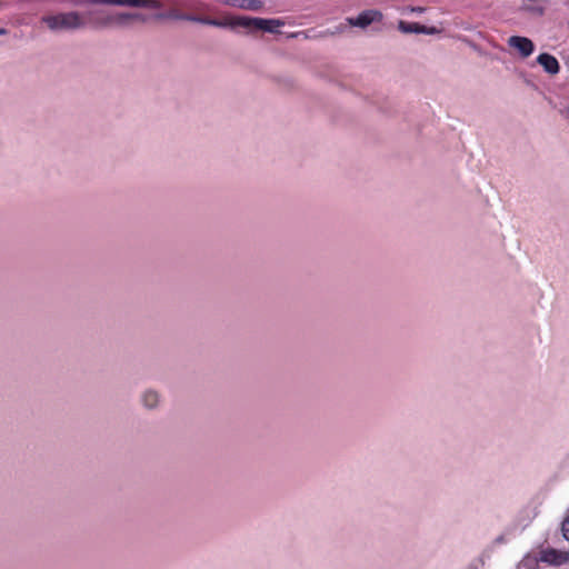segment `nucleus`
<instances>
[{
    "instance_id": "4",
    "label": "nucleus",
    "mask_w": 569,
    "mask_h": 569,
    "mask_svg": "<svg viewBox=\"0 0 569 569\" xmlns=\"http://www.w3.org/2000/svg\"><path fill=\"white\" fill-rule=\"evenodd\" d=\"M133 21L146 22L147 17L139 12H119L108 17L106 22L118 27H127Z\"/></svg>"
},
{
    "instance_id": "20",
    "label": "nucleus",
    "mask_w": 569,
    "mask_h": 569,
    "mask_svg": "<svg viewBox=\"0 0 569 569\" xmlns=\"http://www.w3.org/2000/svg\"><path fill=\"white\" fill-rule=\"evenodd\" d=\"M562 114L569 119V107H567L563 111H562Z\"/></svg>"
},
{
    "instance_id": "11",
    "label": "nucleus",
    "mask_w": 569,
    "mask_h": 569,
    "mask_svg": "<svg viewBox=\"0 0 569 569\" xmlns=\"http://www.w3.org/2000/svg\"><path fill=\"white\" fill-rule=\"evenodd\" d=\"M257 22H258L257 31L261 30V31H266V32H270V33L278 32V28L283 26V22L279 19L259 18Z\"/></svg>"
},
{
    "instance_id": "21",
    "label": "nucleus",
    "mask_w": 569,
    "mask_h": 569,
    "mask_svg": "<svg viewBox=\"0 0 569 569\" xmlns=\"http://www.w3.org/2000/svg\"><path fill=\"white\" fill-rule=\"evenodd\" d=\"M8 30L4 28H0V36L7 34Z\"/></svg>"
},
{
    "instance_id": "13",
    "label": "nucleus",
    "mask_w": 569,
    "mask_h": 569,
    "mask_svg": "<svg viewBox=\"0 0 569 569\" xmlns=\"http://www.w3.org/2000/svg\"><path fill=\"white\" fill-rule=\"evenodd\" d=\"M179 6L193 11L201 10L203 8V4L198 0H183Z\"/></svg>"
},
{
    "instance_id": "5",
    "label": "nucleus",
    "mask_w": 569,
    "mask_h": 569,
    "mask_svg": "<svg viewBox=\"0 0 569 569\" xmlns=\"http://www.w3.org/2000/svg\"><path fill=\"white\" fill-rule=\"evenodd\" d=\"M382 20V13L378 10H366L359 13L356 18L349 19V23L359 28H367L373 22Z\"/></svg>"
},
{
    "instance_id": "2",
    "label": "nucleus",
    "mask_w": 569,
    "mask_h": 569,
    "mask_svg": "<svg viewBox=\"0 0 569 569\" xmlns=\"http://www.w3.org/2000/svg\"><path fill=\"white\" fill-rule=\"evenodd\" d=\"M89 3L147 9H158L160 7L158 0H89Z\"/></svg>"
},
{
    "instance_id": "6",
    "label": "nucleus",
    "mask_w": 569,
    "mask_h": 569,
    "mask_svg": "<svg viewBox=\"0 0 569 569\" xmlns=\"http://www.w3.org/2000/svg\"><path fill=\"white\" fill-rule=\"evenodd\" d=\"M259 18H252V17H246V16H238V17H231L229 19H226L227 28L230 29H237V28H243L251 31H257V24Z\"/></svg>"
},
{
    "instance_id": "3",
    "label": "nucleus",
    "mask_w": 569,
    "mask_h": 569,
    "mask_svg": "<svg viewBox=\"0 0 569 569\" xmlns=\"http://www.w3.org/2000/svg\"><path fill=\"white\" fill-rule=\"evenodd\" d=\"M507 43L511 49L517 50L522 59L530 57L535 51V43L527 37L511 36Z\"/></svg>"
},
{
    "instance_id": "10",
    "label": "nucleus",
    "mask_w": 569,
    "mask_h": 569,
    "mask_svg": "<svg viewBox=\"0 0 569 569\" xmlns=\"http://www.w3.org/2000/svg\"><path fill=\"white\" fill-rule=\"evenodd\" d=\"M545 1L546 0H521L519 10L531 16H541L543 13Z\"/></svg>"
},
{
    "instance_id": "17",
    "label": "nucleus",
    "mask_w": 569,
    "mask_h": 569,
    "mask_svg": "<svg viewBox=\"0 0 569 569\" xmlns=\"http://www.w3.org/2000/svg\"><path fill=\"white\" fill-rule=\"evenodd\" d=\"M562 532H563V537L569 541V515L562 522Z\"/></svg>"
},
{
    "instance_id": "18",
    "label": "nucleus",
    "mask_w": 569,
    "mask_h": 569,
    "mask_svg": "<svg viewBox=\"0 0 569 569\" xmlns=\"http://www.w3.org/2000/svg\"><path fill=\"white\" fill-rule=\"evenodd\" d=\"M201 19H202V17H200V16H196V14H192V13H188L187 14V21L200 23Z\"/></svg>"
},
{
    "instance_id": "15",
    "label": "nucleus",
    "mask_w": 569,
    "mask_h": 569,
    "mask_svg": "<svg viewBox=\"0 0 569 569\" xmlns=\"http://www.w3.org/2000/svg\"><path fill=\"white\" fill-rule=\"evenodd\" d=\"M548 555L555 556V558L551 559V561L557 563V565H561V563H563V562H566L568 560V553H566V552L557 553L555 550H552V551H550V552H548L546 555V559L547 560H549Z\"/></svg>"
},
{
    "instance_id": "8",
    "label": "nucleus",
    "mask_w": 569,
    "mask_h": 569,
    "mask_svg": "<svg viewBox=\"0 0 569 569\" xmlns=\"http://www.w3.org/2000/svg\"><path fill=\"white\" fill-rule=\"evenodd\" d=\"M140 401L147 410H154L160 405L161 396L154 389H146L140 395Z\"/></svg>"
},
{
    "instance_id": "12",
    "label": "nucleus",
    "mask_w": 569,
    "mask_h": 569,
    "mask_svg": "<svg viewBox=\"0 0 569 569\" xmlns=\"http://www.w3.org/2000/svg\"><path fill=\"white\" fill-rule=\"evenodd\" d=\"M228 4L250 11H259L262 8V2L260 0H228Z\"/></svg>"
},
{
    "instance_id": "9",
    "label": "nucleus",
    "mask_w": 569,
    "mask_h": 569,
    "mask_svg": "<svg viewBox=\"0 0 569 569\" xmlns=\"http://www.w3.org/2000/svg\"><path fill=\"white\" fill-rule=\"evenodd\" d=\"M398 29L403 33H426L431 34L436 31L435 28H428L418 22L399 21Z\"/></svg>"
},
{
    "instance_id": "14",
    "label": "nucleus",
    "mask_w": 569,
    "mask_h": 569,
    "mask_svg": "<svg viewBox=\"0 0 569 569\" xmlns=\"http://www.w3.org/2000/svg\"><path fill=\"white\" fill-rule=\"evenodd\" d=\"M202 24L213 26L218 28H227L226 20H218L213 18L202 17L201 22Z\"/></svg>"
},
{
    "instance_id": "1",
    "label": "nucleus",
    "mask_w": 569,
    "mask_h": 569,
    "mask_svg": "<svg viewBox=\"0 0 569 569\" xmlns=\"http://www.w3.org/2000/svg\"><path fill=\"white\" fill-rule=\"evenodd\" d=\"M42 22L54 32L77 30L86 26L81 14L76 11L44 16Z\"/></svg>"
},
{
    "instance_id": "7",
    "label": "nucleus",
    "mask_w": 569,
    "mask_h": 569,
    "mask_svg": "<svg viewBox=\"0 0 569 569\" xmlns=\"http://www.w3.org/2000/svg\"><path fill=\"white\" fill-rule=\"evenodd\" d=\"M537 62L549 74H557L560 70V64L555 56L550 53H540L537 57Z\"/></svg>"
},
{
    "instance_id": "16",
    "label": "nucleus",
    "mask_w": 569,
    "mask_h": 569,
    "mask_svg": "<svg viewBox=\"0 0 569 569\" xmlns=\"http://www.w3.org/2000/svg\"><path fill=\"white\" fill-rule=\"evenodd\" d=\"M187 14L188 13H184V12H181L177 9L174 10H171L169 13H168V17L169 18H172V19H176V20H182V21H187Z\"/></svg>"
},
{
    "instance_id": "19",
    "label": "nucleus",
    "mask_w": 569,
    "mask_h": 569,
    "mask_svg": "<svg viewBox=\"0 0 569 569\" xmlns=\"http://www.w3.org/2000/svg\"><path fill=\"white\" fill-rule=\"evenodd\" d=\"M505 542V537L503 536H499L495 539V543H502Z\"/></svg>"
}]
</instances>
